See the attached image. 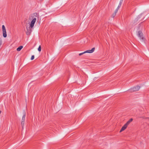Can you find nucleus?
Instances as JSON below:
<instances>
[{
    "label": "nucleus",
    "instance_id": "dca6fc26",
    "mask_svg": "<svg viewBox=\"0 0 149 149\" xmlns=\"http://www.w3.org/2000/svg\"><path fill=\"white\" fill-rule=\"evenodd\" d=\"M118 10V9H116L114 13L116 14V13L117 12Z\"/></svg>",
    "mask_w": 149,
    "mask_h": 149
},
{
    "label": "nucleus",
    "instance_id": "ddd939ff",
    "mask_svg": "<svg viewBox=\"0 0 149 149\" xmlns=\"http://www.w3.org/2000/svg\"><path fill=\"white\" fill-rule=\"evenodd\" d=\"M41 50V47L40 45L38 48V50L39 52H40Z\"/></svg>",
    "mask_w": 149,
    "mask_h": 149
},
{
    "label": "nucleus",
    "instance_id": "1a4fd4ad",
    "mask_svg": "<svg viewBox=\"0 0 149 149\" xmlns=\"http://www.w3.org/2000/svg\"><path fill=\"white\" fill-rule=\"evenodd\" d=\"M133 120L132 118L130 119L128 121H127V123L125 125L127 127L128 125L132 122Z\"/></svg>",
    "mask_w": 149,
    "mask_h": 149
},
{
    "label": "nucleus",
    "instance_id": "0eeeda50",
    "mask_svg": "<svg viewBox=\"0 0 149 149\" xmlns=\"http://www.w3.org/2000/svg\"><path fill=\"white\" fill-rule=\"evenodd\" d=\"M30 26L28 27L27 26L26 27V34L27 35H30L32 31V30Z\"/></svg>",
    "mask_w": 149,
    "mask_h": 149
},
{
    "label": "nucleus",
    "instance_id": "2eb2a0df",
    "mask_svg": "<svg viewBox=\"0 0 149 149\" xmlns=\"http://www.w3.org/2000/svg\"><path fill=\"white\" fill-rule=\"evenodd\" d=\"M116 15V14L115 13H113L112 15V17H114L115 16V15Z\"/></svg>",
    "mask_w": 149,
    "mask_h": 149
},
{
    "label": "nucleus",
    "instance_id": "20e7f679",
    "mask_svg": "<svg viewBox=\"0 0 149 149\" xmlns=\"http://www.w3.org/2000/svg\"><path fill=\"white\" fill-rule=\"evenodd\" d=\"M23 115L22 116V122H21V125L22 126V127H23V126H24V121L26 116V112L25 111H23Z\"/></svg>",
    "mask_w": 149,
    "mask_h": 149
},
{
    "label": "nucleus",
    "instance_id": "a211bd4d",
    "mask_svg": "<svg viewBox=\"0 0 149 149\" xmlns=\"http://www.w3.org/2000/svg\"><path fill=\"white\" fill-rule=\"evenodd\" d=\"M123 0H120V3H122V2H123Z\"/></svg>",
    "mask_w": 149,
    "mask_h": 149
},
{
    "label": "nucleus",
    "instance_id": "f257e3e1",
    "mask_svg": "<svg viewBox=\"0 0 149 149\" xmlns=\"http://www.w3.org/2000/svg\"><path fill=\"white\" fill-rule=\"evenodd\" d=\"M39 16L38 13H35L31 16L32 20L31 21L30 26L31 28H33L36 20V17H38Z\"/></svg>",
    "mask_w": 149,
    "mask_h": 149
},
{
    "label": "nucleus",
    "instance_id": "423d86ee",
    "mask_svg": "<svg viewBox=\"0 0 149 149\" xmlns=\"http://www.w3.org/2000/svg\"><path fill=\"white\" fill-rule=\"evenodd\" d=\"M140 87L139 86H137L136 87H134L130 89V91L131 92L136 91H138L140 88Z\"/></svg>",
    "mask_w": 149,
    "mask_h": 149
},
{
    "label": "nucleus",
    "instance_id": "6e6552de",
    "mask_svg": "<svg viewBox=\"0 0 149 149\" xmlns=\"http://www.w3.org/2000/svg\"><path fill=\"white\" fill-rule=\"evenodd\" d=\"M133 120L132 118L130 119L128 121H127V123L125 125L127 127L128 125L132 122Z\"/></svg>",
    "mask_w": 149,
    "mask_h": 149
},
{
    "label": "nucleus",
    "instance_id": "9b49d317",
    "mask_svg": "<svg viewBox=\"0 0 149 149\" xmlns=\"http://www.w3.org/2000/svg\"><path fill=\"white\" fill-rule=\"evenodd\" d=\"M127 127L125 124L122 127L120 131V132H121L125 130L126 128Z\"/></svg>",
    "mask_w": 149,
    "mask_h": 149
},
{
    "label": "nucleus",
    "instance_id": "f03ea898",
    "mask_svg": "<svg viewBox=\"0 0 149 149\" xmlns=\"http://www.w3.org/2000/svg\"><path fill=\"white\" fill-rule=\"evenodd\" d=\"M137 36L139 38L140 40L142 41H143L145 39L143 36V33L141 31H138Z\"/></svg>",
    "mask_w": 149,
    "mask_h": 149
},
{
    "label": "nucleus",
    "instance_id": "f8f14e48",
    "mask_svg": "<svg viewBox=\"0 0 149 149\" xmlns=\"http://www.w3.org/2000/svg\"><path fill=\"white\" fill-rule=\"evenodd\" d=\"M23 47L22 46H20L17 49V50L18 51H20Z\"/></svg>",
    "mask_w": 149,
    "mask_h": 149
},
{
    "label": "nucleus",
    "instance_id": "39448f33",
    "mask_svg": "<svg viewBox=\"0 0 149 149\" xmlns=\"http://www.w3.org/2000/svg\"><path fill=\"white\" fill-rule=\"evenodd\" d=\"M2 29L3 31V37L4 38H6L7 37V34L6 31V29L4 25H3L2 26Z\"/></svg>",
    "mask_w": 149,
    "mask_h": 149
},
{
    "label": "nucleus",
    "instance_id": "412c9836",
    "mask_svg": "<svg viewBox=\"0 0 149 149\" xmlns=\"http://www.w3.org/2000/svg\"><path fill=\"white\" fill-rule=\"evenodd\" d=\"M1 113V111H0V114Z\"/></svg>",
    "mask_w": 149,
    "mask_h": 149
},
{
    "label": "nucleus",
    "instance_id": "6ab92c4d",
    "mask_svg": "<svg viewBox=\"0 0 149 149\" xmlns=\"http://www.w3.org/2000/svg\"><path fill=\"white\" fill-rule=\"evenodd\" d=\"M2 44V41L1 40H0V46Z\"/></svg>",
    "mask_w": 149,
    "mask_h": 149
},
{
    "label": "nucleus",
    "instance_id": "f3484780",
    "mask_svg": "<svg viewBox=\"0 0 149 149\" xmlns=\"http://www.w3.org/2000/svg\"><path fill=\"white\" fill-rule=\"evenodd\" d=\"M122 4V3H119V5H118V6H119V7H120L121 6V5Z\"/></svg>",
    "mask_w": 149,
    "mask_h": 149
},
{
    "label": "nucleus",
    "instance_id": "aec40b11",
    "mask_svg": "<svg viewBox=\"0 0 149 149\" xmlns=\"http://www.w3.org/2000/svg\"><path fill=\"white\" fill-rule=\"evenodd\" d=\"M120 8V7L118 6V7H117V8H116V9H118H118L119 8Z\"/></svg>",
    "mask_w": 149,
    "mask_h": 149
},
{
    "label": "nucleus",
    "instance_id": "9d476101",
    "mask_svg": "<svg viewBox=\"0 0 149 149\" xmlns=\"http://www.w3.org/2000/svg\"><path fill=\"white\" fill-rule=\"evenodd\" d=\"M133 120L132 118L130 119L128 121H127V123L125 125L127 127L128 125L132 122Z\"/></svg>",
    "mask_w": 149,
    "mask_h": 149
},
{
    "label": "nucleus",
    "instance_id": "4468645a",
    "mask_svg": "<svg viewBox=\"0 0 149 149\" xmlns=\"http://www.w3.org/2000/svg\"><path fill=\"white\" fill-rule=\"evenodd\" d=\"M34 55H32L31 57V60H33L34 59Z\"/></svg>",
    "mask_w": 149,
    "mask_h": 149
},
{
    "label": "nucleus",
    "instance_id": "7ed1b4c3",
    "mask_svg": "<svg viewBox=\"0 0 149 149\" xmlns=\"http://www.w3.org/2000/svg\"><path fill=\"white\" fill-rule=\"evenodd\" d=\"M95 49V47L91 49V50H86L83 52H82V53L79 54V55L81 56V55H82V54H83L86 53H92L94 51Z\"/></svg>",
    "mask_w": 149,
    "mask_h": 149
}]
</instances>
